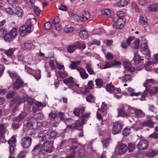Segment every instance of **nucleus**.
<instances>
[{
  "label": "nucleus",
  "instance_id": "9b49d317",
  "mask_svg": "<svg viewBox=\"0 0 158 158\" xmlns=\"http://www.w3.org/2000/svg\"><path fill=\"white\" fill-rule=\"evenodd\" d=\"M77 69L79 72L80 75L83 79L88 78L89 75L86 73L85 69L80 67H77Z\"/></svg>",
  "mask_w": 158,
  "mask_h": 158
},
{
  "label": "nucleus",
  "instance_id": "e2e57ef3",
  "mask_svg": "<svg viewBox=\"0 0 158 158\" xmlns=\"http://www.w3.org/2000/svg\"><path fill=\"white\" fill-rule=\"evenodd\" d=\"M135 146L134 144L130 143L128 144V148L129 152H131L133 151L135 149Z\"/></svg>",
  "mask_w": 158,
  "mask_h": 158
},
{
  "label": "nucleus",
  "instance_id": "49530a36",
  "mask_svg": "<svg viewBox=\"0 0 158 158\" xmlns=\"http://www.w3.org/2000/svg\"><path fill=\"white\" fill-rule=\"evenodd\" d=\"M117 15L118 18V19H125L124 17L125 16L126 14L123 11H118L117 12Z\"/></svg>",
  "mask_w": 158,
  "mask_h": 158
},
{
  "label": "nucleus",
  "instance_id": "13d9d810",
  "mask_svg": "<svg viewBox=\"0 0 158 158\" xmlns=\"http://www.w3.org/2000/svg\"><path fill=\"white\" fill-rule=\"evenodd\" d=\"M58 114L61 120L63 121H66L65 119L68 120V119H66V118L65 117L64 113L62 112H59Z\"/></svg>",
  "mask_w": 158,
  "mask_h": 158
},
{
  "label": "nucleus",
  "instance_id": "cd10ccee",
  "mask_svg": "<svg viewBox=\"0 0 158 158\" xmlns=\"http://www.w3.org/2000/svg\"><path fill=\"white\" fill-rule=\"evenodd\" d=\"M76 48H77L79 49H85L86 48L85 44L83 43H80L77 41L74 43Z\"/></svg>",
  "mask_w": 158,
  "mask_h": 158
},
{
  "label": "nucleus",
  "instance_id": "1a4fd4ad",
  "mask_svg": "<svg viewBox=\"0 0 158 158\" xmlns=\"http://www.w3.org/2000/svg\"><path fill=\"white\" fill-rule=\"evenodd\" d=\"M147 41L144 39V43L140 45V50L141 52L144 55H148L149 53V51L147 45Z\"/></svg>",
  "mask_w": 158,
  "mask_h": 158
},
{
  "label": "nucleus",
  "instance_id": "473e14b6",
  "mask_svg": "<svg viewBox=\"0 0 158 158\" xmlns=\"http://www.w3.org/2000/svg\"><path fill=\"white\" fill-rule=\"evenodd\" d=\"M8 73L12 79L20 77V76L15 72L9 70L8 71Z\"/></svg>",
  "mask_w": 158,
  "mask_h": 158
},
{
  "label": "nucleus",
  "instance_id": "79ce46f5",
  "mask_svg": "<svg viewBox=\"0 0 158 158\" xmlns=\"http://www.w3.org/2000/svg\"><path fill=\"white\" fill-rule=\"evenodd\" d=\"M81 63L80 61H71V64L69 65V67L72 69H75L77 66L79 65Z\"/></svg>",
  "mask_w": 158,
  "mask_h": 158
},
{
  "label": "nucleus",
  "instance_id": "69168bd1",
  "mask_svg": "<svg viewBox=\"0 0 158 158\" xmlns=\"http://www.w3.org/2000/svg\"><path fill=\"white\" fill-rule=\"evenodd\" d=\"M34 11L37 16H39L40 13V10L39 7L37 6H35L34 8Z\"/></svg>",
  "mask_w": 158,
  "mask_h": 158
},
{
  "label": "nucleus",
  "instance_id": "412c9836",
  "mask_svg": "<svg viewBox=\"0 0 158 158\" xmlns=\"http://www.w3.org/2000/svg\"><path fill=\"white\" fill-rule=\"evenodd\" d=\"M141 127L143 126H148L151 127H153L154 126V123L151 121H145L141 123Z\"/></svg>",
  "mask_w": 158,
  "mask_h": 158
},
{
  "label": "nucleus",
  "instance_id": "37998d69",
  "mask_svg": "<svg viewBox=\"0 0 158 158\" xmlns=\"http://www.w3.org/2000/svg\"><path fill=\"white\" fill-rule=\"evenodd\" d=\"M73 30V27L69 25L65 26L64 28V31L66 33L72 32Z\"/></svg>",
  "mask_w": 158,
  "mask_h": 158
},
{
  "label": "nucleus",
  "instance_id": "b1692460",
  "mask_svg": "<svg viewBox=\"0 0 158 158\" xmlns=\"http://www.w3.org/2000/svg\"><path fill=\"white\" fill-rule=\"evenodd\" d=\"M36 22V19L35 18L28 19L26 21V24L27 27H30L33 28V25Z\"/></svg>",
  "mask_w": 158,
  "mask_h": 158
},
{
  "label": "nucleus",
  "instance_id": "a18cd8bd",
  "mask_svg": "<svg viewBox=\"0 0 158 158\" xmlns=\"http://www.w3.org/2000/svg\"><path fill=\"white\" fill-rule=\"evenodd\" d=\"M6 127H4L3 124L0 125V135L3 137L5 134L6 132Z\"/></svg>",
  "mask_w": 158,
  "mask_h": 158
},
{
  "label": "nucleus",
  "instance_id": "338daca9",
  "mask_svg": "<svg viewBox=\"0 0 158 158\" xmlns=\"http://www.w3.org/2000/svg\"><path fill=\"white\" fill-rule=\"evenodd\" d=\"M149 137L153 139L158 138V133L154 132L153 134L150 135L149 136Z\"/></svg>",
  "mask_w": 158,
  "mask_h": 158
},
{
  "label": "nucleus",
  "instance_id": "4d7b16f0",
  "mask_svg": "<svg viewBox=\"0 0 158 158\" xmlns=\"http://www.w3.org/2000/svg\"><path fill=\"white\" fill-rule=\"evenodd\" d=\"M96 85L97 86H102L103 84V81L101 78H98L95 80Z\"/></svg>",
  "mask_w": 158,
  "mask_h": 158
},
{
  "label": "nucleus",
  "instance_id": "4be33fe9",
  "mask_svg": "<svg viewBox=\"0 0 158 158\" xmlns=\"http://www.w3.org/2000/svg\"><path fill=\"white\" fill-rule=\"evenodd\" d=\"M90 113H86L82 114L81 117V118L82 120L81 122H79V123L80 125L82 124H84L85 122L87 120V119L89 117Z\"/></svg>",
  "mask_w": 158,
  "mask_h": 158
},
{
  "label": "nucleus",
  "instance_id": "f704fd0d",
  "mask_svg": "<svg viewBox=\"0 0 158 158\" xmlns=\"http://www.w3.org/2000/svg\"><path fill=\"white\" fill-rule=\"evenodd\" d=\"M73 81V78L72 77H69L68 79H64L63 80L64 83L66 84H69V88H71V85Z\"/></svg>",
  "mask_w": 158,
  "mask_h": 158
},
{
  "label": "nucleus",
  "instance_id": "052dcab7",
  "mask_svg": "<svg viewBox=\"0 0 158 158\" xmlns=\"http://www.w3.org/2000/svg\"><path fill=\"white\" fill-rule=\"evenodd\" d=\"M6 10L7 13L10 15H15V11H14L11 8H6Z\"/></svg>",
  "mask_w": 158,
  "mask_h": 158
},
{
  "label": "nucleus",
  "instance_id": "5fc2aeb1",
  "mask_svg": "<svg viewBox=\"0 0 158 158\" xmlns=\"http://www.w3.org/2000/svg\"><path fill=\"white\" fill-rule=\"evenodd\" d=\"M52 26L50 22H46L44 25V27L45 30H48L52 28Z\"/></svg>",
  "mask_w": 158,
  "mask_h": 158
},
{
  "label": "nucleus",
  "instance_id": "de8ad7c7",
  "mask_svg": "<svg viewBox=\"0 0 158 158\" xmlns=\"http://www.w3.org/2000/svg\"><path fill=\"white\" fill-rule=\"evenodd\" d=\"M75 46L74 44L68 46L67 48V51L69 53H71L73 52L76 49Z\"/></svg>",
  "mask_w": 158,
  "mask_h": 158
},
{
  "label": "nucleus",
  "instance_id": "f3484780",
  "mask_svg": "<svg viewBox=\"0 0 158 158\" xmlns=\"http://www.w3.org/2000/svg\"><path fill=\"white\" fill-rule=\"evenodd\" d=\"M101 14L102 15H105L108 17H110L113 15V12L108 9H105L101 10Z\"/></svg>",
  "mask_w": 158,
  "mask_h": 158
},
{
  "label": "nucleus",
  "instance_id": "58836bf2",
  "mask_svg": "<svg viewBox=\"0 0 158 158\" xmlns=\"http://www.w3.org/2000/svg\"><path fill=\"white\" fill-rule=\"evenodd\" d=\"M127 90L129 92H131L130 95L132 96H138L140 95L141 93V92L135 93L134 89L130 87L127 89Z\"/></svg>",
  "mask_w": 158,
  "mask_h": 158
},
{
  "label": "nucleus",
  "instance_id": "603ef678",
  "mask_svg": "<svg viewBox=\"0 0 158 158\" xmlns=\"http://www.w3.org/2000/svg\"><path fill=\"white\" fill-rule=\"evenodd\" d=\"M23 46L26 49L30 50L33 47V45L32 43H26L24 44Z\"/></svg>",
  "mask_w": 158,
  "mask_h": 158
},
{
  "label": "nucleus",
  "instance_id": "4c0bfd02",
  "mask_svg": "<svg viewBox=\"0 0 158 158\" xmlns=\"http://www.w3.org/2000/svg\"><path fill=\"white\" fill-rule=\"evenodd\" d=\"M27 58H26V60H25V58L24 56L22 54H20L18 56V60L19 61H27L31 62L32 60V59L30 57H28L27 56Z\"/></svg>",
  "mask_w": 158,
  "mask_h": 158
},
{
  "label": "nucleus",
  "instance_id": "5701e85b",
  "mask_svg": "<svg viewBox=\"0 0 158 158\" xmlns=\"http://www.w3.org/2000/svg\"><path fill=\"white\" fill-rule=\"evenodd\" d=\"M148 10L151 11H156L158 10V4L157 3L151 4L148 7Z\"/></svg>",
  "mask_w": 158,
  "mask_h": 158
},
{
  "label": "nucleus",
  "instance_id": "423d86ee",
  "mask_svg": "<svg viewBox=\"0 0 158 158\" xmlns=\"http://www.w3.org/2000/svg\"><path fill=\"white\" fill-rule=\"evenodd\" d=\"M16 142V139L14 136H13L8 141V142L9 145V152L11 155L13 154L14 153V147Z\"/></svg>",
  "mask_w": 158,
  "mask_h": 158
},
{
  "label": "nucleus",
  "instance_id": "393cba45",
  "mask_svg": "<svg viewBox=\"0 0 158 158\" xmlns=\"http://www.w3.org/2000/svg\"><path fill=\"white\" fill-rule=\"evenodd\" d=\"M18 30L16 28L13 27L10 31L8 32L12 38L14 39L17 36L18 34Z\"/></svg>",
  "mask_w": 158,
  "mask_h": 158
},
{
  "label": "nucleus",
  "instance_id": "a211bd4d",
  "mask_svg": "<svg viewBox=\"0 0 158 158\" xmlns=\"http://www.w3.org/2000/svg\"><path fill=\"white\" fill-rule=\"evenodd\" d=\"M127 148L128 147L126 144H122L119 147L118 152L120 154H123L127 151Z\"/></svg>",
  "mask_w": 158,
  "mask_h": 158
},
{
  "label": "nucleus",
  "instance_id": "20e7f679",
  "mask_svg": "<svg viewBox=\"0 0 158 158\" xmlns=\"http://www.w3.org/2000/svg\"><path fill=\"white\" fill-rule=\"evenodd\" d=\"M126 105H125L122 106L121 107H119L118 109V116H120L123 117H125L126 118H127L129 117L130 116L131 114L127 112H126L125 111L127 110L129 111H130L131 113H132L133 112L131 111H129L127 108V109H124L123 107H124V106Z\"/></svg>",
  "mask_w": 158,
  "mask_h": 158
},
{
  "label": "nucleus",
  "instance_id": "f8f14e48",
  "mask_svg": "<svg viewBox=\"0 0 158 158\" xmlns=\"http://www.w3.org/2000/svg\"><path fill=\"white\" fill-rule=\"evenodd\" d=\"M36 120L34 118L30 119L28 121L27 126L31 129L36 128L37 123Z\"/></svg>",
  "mask_w": 158,
  "mask_h": 158
},
{
  "label": "nucleus",
  "instance_id": "aec40b11",
  "mask_svg": "<svg viewBox=\"0 0 158 158\" xmlns=\"http://www.w3.org/2000/svg\"><path fill=\"white\" fill-rule=\"evenodd\" d=\"M43 133H44V134L40 136V137L42 139V140H47L51 138L49 132L45 130L44 131Z\"/></svg>",
  "mask_w": 158,
  "mask_h": 158
},
{
  "label": "nucleus",
  "instance_id": "a19ab883",
  "mask_svg": "<svg viewBox=\"0 0 158 158\" xmlns=\"http://www.w3.org/2000/svg\"><path fill=\"white\" fill-rule=\"evenodd\" d=\"M15 51V48H10L8 50L5 51V53L9 57L11 56L14 53V52Z\"/></svg>",
  "mask_w": 158,
  "mask_h": 158
},
{
  "label": "nucleus",
  "instance_id": "c9c22d12",
  "mask_svg": "<svg viewBox=\"0 0 158 158\" xmlns=\"http://www.w3.org/2000/svg\"><path fill=\"white\" fill-rule=\"evenodd\" d=\"M132 77L131 75L129 74H126L124 75L122 78V81L123 82H126L128 81H131Z\"/></svg>",
  "mask_w": 158,
  "mask_h": 158
},
{
  "label": "nucleus",
  "instance_id": "f03ea898",
  "mask_svg": "<svg viewBox=\"0 0 158 158\" xmlns=\"http://www.w3.org/2000/svg\"><path fill=\"white\" fill-rule=\"evenodd\" d=\"M33 30V28L30 27H27L26 25H23L19 28V33L22 37L25 36L27 34L31 32Z\"/></svg>",
  "mask_w": 158,
  "mask_h": 158
},
{
  "label": "nucleus",
  "instance_id": "72a5a7b5",
  "mask_svg": "<svg viewBox=\"0 0 158 158\" xmlns=\"http://www.w3.org/2000/svg\"><path fill=\"white\" fill-rule=\"evenodd\" d=\"M133 60L136 64L139 63L141 61L142 59L140 56L137 52L135 53Z\"/></svg>",
  "mask_w": 158,
  "mask_h": 158
},
{
  "label": "nucleus",
  "instance_id": "6e6d98bb",
  "mask_svg": "<svg viewBox=\"0 0 158 158\" xmlns=\"http://www.w3.org/2000/svg\"><path fill=\"white\" fill-rule=\"evenodd\" d=\"M30 2L26 3V6L28 7L30 9H31L33 6V4L36 0H30Z\"/></svg>",
  "mask_w": 158,
  "mask_h": 158
},
{
  "label": "nucleus",
  "instance_id": "ddd939ff",
  "mask_svg": "<svg viewBox=\"0 0 158 158\" xmlns=\"http://www.w3.org/2000/svg\"><path fill=\"white\" fill-rule=\"evenodd\" d=\"M155 81L153 79H149L146 80L143 83V85L147 89H149L151 87V85L153 84Z\"/></svg>",
  "mask_w": 158,
  "mask_h": 158
},
{
  "label": "nucleus",
  "instance_id": "6e6552de",
  "mask_svg": "<svg viewBox=\"0 0 158 158\" xmlns=\"http://www.w3.org/2000/svg\"><path fill=\"white\" fill-rule=\"evenodd\" d=\"M148 141L145 139H142L139 141L137 147L139 150H143L146 149L148 148Z\"/></svg>",
  "mask_w": 158,
  "mask_h": 158
},
{
  "label": "nucleus",
  "instance_id": "7ed1b4c3",
  "mask_svg": "<svg viewBox=\"0 0 158 158\" xmlns=\"http://www.w3.org/2000/svg\"><path fill=\"white\" fill-rule=\"evenodd\" d=\"M32 141L31 138L29 137L26 136L22 138L21 140V143L23 147L27 148L31 146Z\"/></svg>",
  "mask_w": 158,
  "mask_h": 158
},
{
  "label": "nucleus",
  "instance_id": "a878e982",
  "mask_svg": "<svg viewBox=\"0 0 158 158\" xmlns=\"http://www.w3.org/2000/svg\"><path fill=\"white\" fill-rule=\"evenodd\" d=\"M147 17L144 15H140L139 19V23L142 25H145L147 24Z\"/></svg>",
  "mask_w": 158,
  "mask_h": 158
},
{
  "label": "nucleus",
  "instance_id": "864d4df0",
  "mask_svg": "<svg viewBox=\"0 0 158 158\" xmlns=\"http://www.w3.org/2000/svg\"><path fill=\"white\" fill-rule=\"evenodd\" d=\"M16 94V92L13 91H9L6 94V97L7 98H12Z\"/></svg>",
  "mask_w": 158,
  "mask_h": 158
},
{
  "label": "nucleus",
  "instance_id": "680f3d73",
  "mask_svg": "<svg viewBox=\"0 0 158 158\" xmlns=\"http://www.w3.org/2000/svg\"><path fill=\"white\" fill-rule=\"evenodd\" d=\"M81 146L80 145H73L71 147V150H75L77 149H78L77 151H80L81 149Z\"/></svg>",
  "mask_w": 158,
  "mask_h": 158
},
{
  "label": "nucleus",
  "instance_id": "8fccbe9b",
  "mask_svg": "<svg viewBox=\"0 0 158 158\" xmlns=\"http://www.w3.org/2000/svg\"><path fill=\"white\" fill-rule=\"evenodd\" d=\"M83 17V19L85 18L86 20L89 19L90 18V13L87 11H84L82 13Z\"/></svg>",
  "mask_w": 158,
  "mask_h": 158
},
{
  "label": "nucleus",
  "instance_id": "c756f323",
  "mask_svg": "<svg viewBox=\"0 0 158 158\" xmlns=\"http://www.w3.org/2000/svg\"><path fill=\"white\" fill-rule=\"evenodd\" d=\"M149 93L151 96H153L158 93V86H154L150 89Z\"/></svg>",
  "mask_w": 158,
  "mask_h": 158
},
{
  "label": "nucleus",
  "instance_id": "bf43d9fd",
  "mask_svg": "<svg viewBox=\"0 0 158 158\" xmlns=\"http://www.w3.org/2000/svg\"><path fill=\"white\" fill-rule=\"evenodd\" d=\"M153 63L152 61H149L147 62L145 65V69L148 71H150L151 70V69L150 68L148 69V67L150 65L152 64Z\"/></svg>",
  "mask_w": 158,
  "mask_h": 158
},
{
  "label": "nucleus",
  "instance_id": "e433bc0d",
  "mask_svg": "<svg viewBox=\"0 0 158 158\" xmlns=\"http://www.w3.org/2000/svg\"><path fill=\"white\" fill-rule=\"evenodd\" d=\"M3 38L7 42H10L14 40L8 32L5 34L3 36Z\"/></svg>",
  "mask_w": 158,
  "mask_h": 158
},
{
  "label": "nucleus",
  "instance_id": "c85d7f7f",
  "mask_svg": "<svg viewBox=\"0 0 158 158\" xmlns=\"http://www.w3.org/2000/svg\"><path fill=\"white\" fill-rule=\"evenodd\" d=\"M80 37L82 39H86L88 37V34L85 30H81L79 33Z\"/></svg>",
  "mask_w": 158,
  "mask_h": 158
},
{
  "label": "nucleus",
  "instance_id": "39448f33",
  "mask_svg": "<svg viewBox=\"0 0 158 158\" xmlns=\"http://www.w3.org/2000/svg\"><path fill=\"white\" fill-rule=\"evenodd\" d=\"M123 108L124 109L127 108L130 111H133L135 114L138 117L142 116L144 115L143 111L140 109H135L127 105H125Z\"/></svg>",
  "mask_w": 158,
  "mask_h": 158
},
{
  "label": "nucleus",
  "instance_id": "0e129e2a",
  "mask_svg": "<svg viewBox=\"0 0 158 158\" xmlns=\"http://www.w3.org/2000/svg\"><path fill=\"white\" fill-rule=\"evenodd\" d=\"M58 73L59 76L62 78H65L68 76L67 73L65 72H59Z\"/></svg>",
  "mask_w": 158,
  "mask_h": 158
},
{
  "label": "nucleus",
  "instance_id": "bb28decb",
  "mask_svg": "<svg viewBox=\"0 0 158 158\" xmlns=\"http://www.w3.org/2000/svg\"><path fill=\"white\" fill-rule=\"evenodd\" d=\"M15 15H17L19 17H22L23 14V12L21 8L19 7H16L15 10Z\"/></svg>",
  "mask_w": 158,
  "mask_h": 158
},
{
  "label": "nucleus",
  "instance_id": "9d476101",
  "mask_svg": "<svg viewBox=\"0 0 158 158\" xmlns=\"http://www.w3.org/2000/svg\"><path fill=\"white\" fill-rule=\"evenodd\" d=\"M24 82L21 79L18 78L16 79L15 81L13 84V89L15 90L18 89L23 86Z\"/></svg>",
  "mask_w": 158,
  "mask_h": 158
},
{
  "label": "nucleus",
  "instance_id": "774afa93",
  "mask_svg": "<svg viewBox=\"0 0 158 158\" xmlns=\"http://www.w3.org/2000/svg\"><path fill=\"white\" fill-rule=\"evenodd\" d=\"M60 22V20L57 17H56L52 21L53 24L55 25V27L56 26V25L58 24Z\"/></svg>",
  "mask_w": 158,
  "mask_h": 158
},
{
  "label": "nucleus",
  "instance_id": "c03bdc74",
  "mask_svg": "<svg viewBox=\"0 0 158 158\" xmlns=\"http://www.w3.org/2000/svg\"><path fill=\"white\" fill-rule=\"evenodd\" d=\"M158 152L156 151H152L150 152H148L146 153V155L148 157H152L156 155Z\"/></svg>",
  "mask_w": 158,
  "mask_h": 158
},
{
  "label": "nucleus",
  "instance_id": "2f4dec72",
  "mask_svg": "<svg viewBox=\"0 0 158 158\" xmlns=\"http://www.w3.org/2000/svg\"><path fill=\"white\" fill-rule=\"evenodd\" d=\"M106 90L108 92H109L110 93H114V91L115 90V87L112 84L111 82L107 85L106 86Z\"/></svg>",
  "mask_w": 158,
  "mask_h": 158
},
{
  "label": "nucleus",
  "instance_id": "3c124183",
  "mask_svg": "<svg viewBox=\"0 0 158 158\" xmlns=\"http://www.w3.org/2000/svg\"><path fill=\"white\" fill-rule=\"evenodd\" d=\"M131 132V128L127 127L125 128L123 131V133L124 136H127Z\"/></svg>",
  "mask_w": 158,
  "mask_h": 158
},
{
  "label": "nucleus",
  "instance_id": "09e8293b",
  "mask_svg": "<svg viewBox=\"0 0 158 158\" xmlns=\"http://www.w3.org/2000/svg\"><path fill=\"white\" fill-rule=\"evenodd\" d=\"M107 109V107L106 104L103 102L102 104L101 107L100 108L98 109V111H100L102 113H103Z\"/></svg>",
  "mask_w": 158,
  "mask_h": 158
},
{
  "label": "nucleus",
  "instance_id": "6ab92c4d",
  "mask_svg": "<svg viewBox=\"0 0 158 158\" xmlns=\"http://www.w3.org/2000/svg\"><path fill=\"white\" fill-rule=\"evenodd\" d=\"M124 67L127 69L131 72H134L135 71L134 68L133 67L130 62L126 61L123 63Z\"/></svg>",
  "mask_w": 158,
  "mask_h": 158
},
{
  "label": "nucleus",
  "instance_id": "dca6fc26",
  "mask_svg": "<svg viewBox=\"0 0 158 158\" xmlns=\"http://www.w3.org/2000/svg\"><path fill=\"white\" fill-rule=\"evenodd\" d=\"M130 3V0H120L118 2L117 6L119 7H123L127 6Z\"/></svg>",
  "mask_w": 158,
  "mask_h": 158
},
{
  "label": "nucleus",
  "instance_id": "f257e3e1",
  "mask_svg": "<svg viewBox=\"0 0 158 158\" xmlns=\"http://www.w3.org/2000/svg\"><path fill=\"white\" fill-rule=\"evenodd\" d=\"M52 143L49 141L44 143L40 148V154H45L47 153H51L53 151Z\"/></svg>",
  "mask_w": 158,
  "mask_h": 158
},
{
  "label": "nucleus",
  "instance_id": "7c9ffc66",
  "mask_svg": "<svg viewBox=\"0 0 158 158\" xmlns=\"http://www.w3.org/2000/svg\"><path fill=\"white\" fill-rule=\"evenodd\" d=\"M27 98H25V97L20 98L19 97L17 96L16 97L15 99L14 100L15 102L17 103V104H19L25 102L27 100Z\"/></svg>",
  "mask_w": 158,
  "mask_h": 158
},
{
  "label": "nucleus",
  "instance_id": "ea45409f",
  "mask_svg": "<svg viewBox=\"0 0 158 158\" xmlns=\"http://www.w3.org/2000/svg\"><path fill=\"white\" fill-rule=\"evenodd\" d=\"M73 19L75 21L83 22L85 21L83 17L77 15H73Z\"/></svg>",
  "mask_w": 158,
  "mask_h": 158
},
{
  "label": "nucleus",
  "instance_id": "2eb2a0df",
  "mask_svg": "<svg viewBox=\"0 0 158 158\" xmlns=\"http://www.w3.org/2000/svg\"><path fill=\"white\" fill-rule=\"evenodd\" d=\"M27 115V113L26 112H23L20 114L18 116L14 118L13 120L18 122H20Z\"/></svg>",
  "mask_w": 158,
  "mask_h": 158
},
{
  "label": "nucleus",
  "instance_id": "0eeeda50",
  "mask_svg": "<svg viewBox=\"0 0 158 158\" xmlns=\"http://www.w3.org/2000/svg\"><path fill=\"white\" fill-rule=\"evenodd\" d=\"M123 126L118 122H115L113 123L112 132L115 135L120 133L121 131Z\"/></svg>",
  "mask_w": 158,
  "mask_h": 158
},
{
  "label": "nucleus",
  "instance_id": "4468645a",
  "mask_svg": "<svg viewBox=\"0 0 158 158\" xmlns=\"http://www.w3.org/2000/svg\"><path fill=\"white\" fill-rule=\"evenodd\" d=\"M125 23V19H118L115 23V27L117 29H121Z\"/></svg>",
  "mask_w": 158,
  "mask_h": 158
}]
</instances>
